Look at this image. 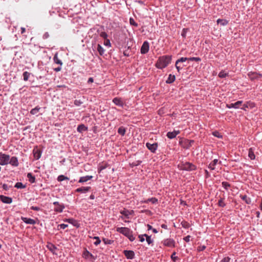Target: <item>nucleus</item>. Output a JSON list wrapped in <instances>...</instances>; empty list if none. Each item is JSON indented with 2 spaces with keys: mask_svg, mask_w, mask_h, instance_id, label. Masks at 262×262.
<instances>
[{
  "mask_svg": "<svg viewBox=\"0 0 262 262\" xmlns=\"http://www.w3.org/2000/svg\"><path fill=\"white\" fill-rule=\"evenodd\" d=\"M176 80V76L171 74L168 75L167 79L166 80V83L167 84L172 83Z\"/></svg>",
  "mask_w": 262,
  "mask_h": 262,
  "instance_id": "nucleus-22",
  "label": "nucleus"
},
{
  "mask_svg": "<svg viewBox=\"0 0 262 262\" xmlns=\"http://www.w3.org/2000/svg\"><path fill=\"white\" fill-rule=\"evenodd\" d=\"M163 244L168 247H174L175 241L172 238L165 239L162 241Z\"/></svg>",
  "mask_w": 262,
  "mask_h": 262,
  "instance_id": "nucleus-7",
  "label": "nucleus"
},
{
  "mask_svg": "<svg viewBox=\"0 0 262 262\" xmlns=\"http://www.w3.org/2000/svg\"><path fill=\"white\" fill-rule=\"evenodd\" d=\"M186 65H185V64H183L182 66H181V65H180L179 63H177V62H176V63H175V67L177 70V71L178 72H180V70L182 69L183 67H185L186 66Z\"/></svg>",
  "mask_w": 262,
  "mask_h": 262,
  "instance_id": "nucleus-48",
  "label": "nucleus"
},
{
  "mask_svg": "<svg viewBox=\"0 0 262 262\" xmlns=\"http://www.w3.org/2000/svg\"><path fill=\"white\" fill-rule=\"evenodd\" d=\"M100 36L103 38V39L107 38V34L104 32H102L100 34Z\"/></svg>",
  "mask_w": 262,
  "mask_h": 262,
  "instance_id": "nucleus-55",
  "label": "nucleus"
},
{
  "mask_svg": "<svg viewBox=\"0 0 262 262\" xmlns=\"http://www.w3.org/2000/svg\"><path fill=\"white\" fill-rule=\"evenodd\" d=\"M68 226V225L67 224H61L58 225V227H60V229H66Z\"/></svg>",
  "mask_w": 262,
  "mask_h": 262,
  "instance_id": "nucleus-57",
  "label": "nucleus"
},
{
  "mask_svg": "<svg viewBox=\"0 0 262 262\" xmlns=\"http://www.w3.org/2000/svg\"><path fill=\"white\" fill-rule=\"evenodd\" d=\"M138 237L139 238L140 241L141 242H143L145 241L144 235H139Z\"/></svg>",
  "mask_w": 262,
  "mask_h": 262,
  "instance_id": "nucleus-62",
  "label": "nucleus"
},
{
  "mask_svg": "<svg viewBox=\"0 0 262 262\" xmlns=\"http://www.w3.org/2000/svg\"><path fill=\"white\" fill-rule=\"evenodd\" d=\"M88 129L87 127H86L84 124H81L78 126L77 130L78 132L82 133L83 132L86 131Z\"/></svg>",
  "mask_w": 262,
  "mask_h": 262,
  "instance_id": "nucleus-25",
  "label": "nucleus"
},
{
  "mask_svg": "<svg viewBox=\"0 0 262 262\" xmlns=\"http://www.w3.org/2000/svg\"><path fill=\"white\" fill-rule=\"evenodd\" d=\"M176 254V252H173L170 256L171 259L173 262H176L179 259L178 256H175Z\"/></svg>",
  "mask_w": 262,
  "mask_h": 262,
  "instance_id": "nucleus-47",
  "label": "nucleus"
},
{
  "mask_svg": "<svg viewBox=\"0 0 262 262\" xmlns=\"http://www.w3.org/2000/svg\"><path fill=\"white\" fill-rule=\"evenodd\" d=\"M49 37V34L48 32H46L45 33H44V34L43 35V36H42V38L44 39H46L47 38H48V37Z\"/></svg>",
  "mask_w": 262,
  "mask_h": 262,
  "instance_id": "nucleus-63",
  "label": "nucleus"
},
{
  "mask_svg": "<svg viewBox=\"0 0 262 262\" xmlns=\"http://www.w3.org/2000/svg\"><path fill=\"white\" fill-rule=\"evenodd\" d=\"M255 106V104L254 102L251 101H248L246 103L244 104L243 106L241 108L243 110L246 111L248 108H253Z\"/></svg>",
  "mask_w": 262,
  "mask_h": 262,
  "instance_id": "nucleus-16",
  "label": "nucleus"
},
{
  "mask_svg": "<svg viewBox=\"0 0 262 262\" xmlns=\"http://www.w3.org/2000/svg\"><path fill=\"white\" fill-rule=\"evenodd\" d=\"M113 102L115 105H116L118 106H120L121 107H123V106H124V103L123 102L122 100L120 98H118V97L114 98L113 99Z\"/></svg>",
  "mask_w": 262,
  "mask_h": 262,
  "instance_id": "nucleus-14",
  "label": "nucleus"
},
{
  "mask_svg": "<svg viewBox=\"0 0 262 262\" xmlns=\"http://www.w3.org/2000/svg\"><path fill=\"white\" fill-rule=\"evenodd\" d=\"M190 237H191V236L190 235H187V236H185V237H184L183 239L184 240V241L188 243L190 241Z\"/></svg>",
  "mask_w": 262,
  "mask_h": 262,
  "instance_id": "nucleus-61",
  "label": "nucleus"
},
{
  "mask_svg": "<svg viewBox=\"0 0 262 262\" xmlns=\"http://www.w3.org/2000/svg\"><path fill=\"white\" fill-rule=\"evenodd\" d=\"M224 198H220L218 202V205L221 207H224L226 206V204L224 202Z\"/></svg>",
  "mask_w": 262,
  "mask_h": 262,
  "instance_id": "nucleus-42",
  "label": "nucleus"
},
{
  "mask_svg": "<svg viewBox=\"0 0 262 262\" xmlns=\"http://www.w3.org/2000/svg\"><path fill=\"white\" fill-rule=\"evenodd\" d=\"M126 133V128L123 126H120L118 129V133L121 135L122 136H124Z\"/></svg>",
  "mask_w": 262,
  "mask_h": 262,
  "instance_id": "nucleus-32",
  "label": "nucleus"
},
{
  "mask_svg": "<svg viewBox=\"0 0 262 262\" xmlns=\"http://www.w3.org/2000/svg\"><path fill=\"white\" fill-rule=\"evenodd\" d=\"M228 76V73L226 72L225 71H223V70L221 71L219 73V77L220 78H226Z\"/></svg>",
  "mask_w": 262,
  "mask_h": 262,
  "instance_id": "nucleus-35",
  "label": "nucleus"
},
{
  "mask_svg": "<svg viewBox=\"0 0 262 262\" xmlns=\"http://www.w3.org/2000/svg\"><path fill=\"white\" fill-rule=\"evenodd\" d=\"M47 248L53 253H54V251L57 249L56 247L52 243H48L47 246Z\"/></svg>",
  "mask_w": 262,
  "mask_h": 262,
  "instance_id": "nucleus-29",
  "label": "nucleus"
},
{
  "mask_svg": "<svg viewBox=\"0 0 262 262\" xmlns=\"http://www.w3.org/2000/svg\"><path fill=\"white\" fill-rule=\"evenodd\" d=\"M0 200L3 203L5 204H11L12 202V199L11 198L3 195H0Z\"/></svg>",
  "mask_w": 262,
  "mask_h": 262,
  "instance_id": "nucleus-12",
  "label": "nucleus"
},
{
  "mask_svg": "<svg viewBox=\"0 0 262 262\" xmlns=\"http://www.w3.org/2000/svg\"><path fill=\"white\" fill-rule=\"evenodd\" d=\"M104 53V50L103 48L99 45V55H102Z\"/></svg>",
  "mask_w": 262,
  "mask_h": 262,
  "instance_id": "nucleus-58",
  "label": "nucleus"
},
{
  "mask_svg": "<svg viewBox=\"0 0 262 262\" xmlns=\"http://www.w3.org/2000/svg\"><path fill=\"white\" fill-rule=\"evenodd\" d=\"M103 45L107 48H109L111 46L110 40L107 38L103 39Z\"/></svg>",
  "mask_w": 262,
  "mask_h": 262,
  "instance_id": "nucleus-41",
  "label": "nucleus"
},
{
  "mask_svg": "<svg viewBox=\"0 0 262 262\" xmlns=\"http://www.w3.org/2000/svg\"><path fill=\"white\" fill-rule=\"evenodd\" d=\"M10 156L0 152V165H6L9 164Z\"/></svg>",
  "mask_w": 262,
  "mask_h": 262,
  "instance_id": "nucleus-4",
  "label": "nucleus"
},
{
  "mask_svg": "<svg viewBox=\"0 0 262 262\" xmlns=\"http://www.w3.org/2000/svg\"><path fill=\"white\" fill-rule=\"evenodd\" d=\"M188 60L199 62V61H201V58L198 57H192L188 58Z\"/></svg>",
  "mask_w": 262,
  "mask_h": 262,
  "instance_id": "nucleus-46",
  "label": "nucleus"
},
{
  "mask_svg": "<svg viewBox=\"0 0 262 262\" xmlns=\"http://www.w3.org/2000/svg\"><path fill=\"white\" fill-rule=\"evenodd\" d=\"M146 241L148 245L151 244L153 242V240L151 238V236H147Z\"/></svg>",
  "mask_w": 262,
  "mask_h": 262,
  "instance_id": "nucleus-52",
  "label": "nucleus"
},
{
  "mask_svg": "<svg viewBox=\"0 0 262 262\" xmlns=\"http://www.w3.org/2000/svg\"><path fill=\"white\" fill-rule=\"evenodd\" d=\"M30 74L26 71L23 73V79L25 81H27L29 79Z\"/></svg>",
  "mask_w": 262,
  "mask_h": 262,
  "instance_id": "nucleus-44",
  "label": "nucleus"
},
{
  "mask_svg": "<svg viewBox=\"0 0 262 262\" xmlns=\"http://www.w3.org/2000/svg\"><path fill=\"white\" fill-rule=\"evenodd\" d=\"M222 185L226 190H227L230 187V184L228 182L225 181H224L222 183Z\"/></svg>",
  "mask_w": 262,
  "mask_h": 262,
  "instance_id": "nucleus-39",
  "label": "nucleus"
},
{
  "mask_svg": "<svg viewBox=\"0 0 262 262\" xmlns=\"http://www.w3.org/2000/svg\"><path fill=\"white\" fill-rule=\"evenodd\" d=\"M148 202H151L153 204H157L158 202V200L156 198H149L144 201L145 203H148Z\"/></svg>",
  "mask_w": 262,
  "mask_h": 262,
  "instance_id": "nucleus-27",
  "label": "nucleus"
},
{
  "mask_svg": "<svg viewBox=\"0 0 262 262\" xmlns=\"http://www.w3.org/2000/svg\"><path fill=\"white\" fill-rule=\"evenodd\" d=\"M178 167L180 170L187 171H192L197 168L196 166L189 162H182L179 164Z\"/></svg>",
  "mask_w": 262,
  "mask_h": 262,
  "instance_id": "nucleus-3",
  "label": "nucleus"
},
{
  "mask_svg": "<svg viewBox=\"0 0 262 262\" xmlns=\"http://www.w3.org/2000/svg\"><path fill=\"white\" fill-rule=\"evenodd\" d=\"M212 135L215 137L219 138V139H222L223 138V136L218 131H214V132H212Z\"/></svg>",
  "mask_w": 262,
  "mask_h": 262,
  "instance_id": "nucleus-40",
  "label": "nucleus"
},
{
  "mask_svg": "<svg viewBox=\"0 0 262 262\" xmlns=\"http://www.w3.org/2000/svg\"><path fill=\"white\" fill-rule=\"evenodd\" d=\"M240 197L247 204H250L251 203V199L246 195H241Z\"/></svg>",
  "mask_w": 262,
  "mask_h": 262,
  "instance_id": "nucleus-28",
  "label": "nucleus"
},
{
  "mask_svg": "<svg viewBox=\"0 0 262 262\" xmlns=\"http://www.w3.org/2000/svg\"><path fill=\"white\" fill-rule=\"evenodd\" d=\"M69 180V178L67 177L63 176V175H59L57 178V180L58 182H61V181H63V180Z\"/></svg>",
  "mask_w": 262,
  "mask_h": 262,
  "instance_id": "nucleus-36",
  "label": "nucleus"
},
{
  "mask_svg": "<svg viewBox=\"0 0 262 262\" xmlns=\"http://www.w3.org/2000/svg\"><path fill=\"white\" fill-rule=\"evenodd\" d=\"M248 156L251 160H254L255 158L254 152L251 150L249 151Z\"/></svg>",
  "mask_w": 262,
  "mask_h": 262,
  "instance_id": "nucleus-50",
  "label": "nucleus"
},
{
  "mask_svg": "<svg viewBox=\"0 0 262 262\" xmlns=\"http://www.w3.org/2000/svg\"><path fill=\"white\" fill-rule=\"evenodd\" d=\"M21 220L27 224L35 225L36 224V221L31 218L21 216Z\"/></svg>",
  "mask_w": 262,
  "mask_h": 262,
  "instance_id": "nucleus-17",
  "label": "nucleus"
},
{
  "mask_svg": "<svg viewBox=\"0 0 262 262\" xmlns=\"http://www.w3.org/2000/svg\"><path fill=\"white\" fill-rule=\"evenodd\" d=\"M180 133V131L174 130L173 132H169L167 133L166 136L170 139L174 138L177 135Z\"/></svg>",
  "mask_w": 262,
  "mask_h": 262,
  "instance_id": "nucleus-13",
  "label": "nucleus"
},
{
  "mask_svg": "<svg viewBox=\"0 0 262 262\" xmlns=\"http://www.w3.org/2000/svg\"><path fill=\"white\" fill-rule=\"evenodd\" d=\"M182 226L185 229H188L190 227V224L187 222H182L181 223Z\"/></svg>",
  "mask_w": 262,
  "mask_h": 262,
  "instance_id": "nucleus-49",
  "label": "nucleus"
},
{
  "mask_svg": "<svg viewBox=\"0 0 262 262\" xmlns=\"http://www.w3.org/2000/svg\"><path fill=\"white\" fill-rule=\"evenodd\" d=\"M187 60H188V58L183 57L178 59L176 62H177V63L179 64L180 63L185 62Z\"/></svg>",
  "mask_w": 262,
  "mask_h": 262,
  "instance_id": "nucleus-43",
  "label": "nucleus"
},
{
  "mask_svg": "<svg viewBox=\"0 0 262 262\" xmlns=\"http://www.w3.org/2000/svg\"><path fill=\"white\" fill-rule=\"evenodd\" d=\"M146 146L151 152L155 153L158 148V144L157 143H150L147 142Z\"/></svg>",
  "mask_w": 262,
  "mask_h": 262,
  "instance_id": "nucleus-8",
  "label": "nucleus"
},
{
  "mask_svg": "<svg viewBox=\"0 0 262 262\" xmlns=\"http://www.w3.org/2000/svg\"><path fill=\"white\" fill-rule=\"evenodd\" d=\"M27 177L31 183H34L35 182V177L33 176L31 173H28Z\"/></svg>",
  "mask_w": 262,
  "mask_h": 262,
  "instance_id": "nucleus-31",
  "label": "nucleus"
},
{
  "mask_svg": "<svg viewBox=\"0 0 262 262\" xmlns=\"http://www.w3.org/2000/svg\"><path fill=\"white\" fill-rule=\"evenodd\" d=\"M232 259L229 257H224L221 262H232Z\"/></svg>",
  "mask_w": 262,
  "mask_h": 262,
  "instance_id": "nucleus-51",
  "label": "nucleus"
},
{
  "mask_svg": "<svg viewBox=\"0 0 262 262\" xmlns=\"http://www.w3.org/2000/svg\"><path fill=\"white\" fill-rule=\"evenodd\" d=\"M247 75L252 81L258 79L259 78H262L261 74L257 73L255 72H249Z\"/></svg>",
  "mask_w": 262,
  "mask_h": 262,
  "instance_id": "nucleus-6",
  "label": "nucleus"
},
{
  "mask_svg": "<svg viewBox=\"0 0 262 262\" xmlns=\"http://www.w3.org/2000/svg\"><path fill=\"white\" fill-rule=\"evenodd\" d=\"M142 163V161L137 160L132 163V165L134 166H137L139 165Z\"/></svg>",
  "mask_w": 262,
  "mask_h": 262,
  "instance_id": "nucleus-56",
  "label": "nucleus"
},
{
  "mask_svg": "<svg viewBox=\"0 0 262 262\" xmlns=\"http://www.w3.org/2000/svg\"><path fill=\"white\" fill-rule=\"evenodd\" d=\"M123 253L128 259H133L135 258V254L133 250H125L123 251Z\"/></svg>",
  "mask_w": 262,
  "mask_h": 262,
  "instance_id": "nucleus-10",
  "label": "nucleus"
},
{
  "mask_svg": "<svg viewBox=\"0 0 262 262\" xmlns=\"http://www.w3.org/2000/svg\"><path fill=\"white\" fill-rule=\"evenodd\" d=\"M53 61L54 62L56 63V64H59V66H62V62L61 61V60L60 59H59L58 57V54L57 53H56L54 57H53Z\"/></svg>",
  "mask_w": 262,
  "mask_h": 262,
  "instance_id": "nucleus-30",
  "label": "nucleus"
},
{
  "mask_svg": "<svg viewBox=\"0 0 262 262\" xmlns=\"http://www.w3.org/2000/svg\"><path fill=\"white\" fill-rule=\"evenodd\" d=\"M149 49V42L147 41H145L143 42L141 49H140V52L142 54H146Z\"/></svg>",
  "mask_w": 262,
  "mask_h": 262,
  "instance_id": "nucleus-9",
  "label": "nucleus"
},
{
  "mask_svg": "<svg viewBox=\"0 0 262 262\" xmlns=\"http://www.w3.org/2000/svg\"><path fill=\"white\" fill-rule=\"evenodd\" d=\"M194 141L193 140H188L186 142V149H189L192 146V145L194 143Z\"/></svg>",
  "mask_w": 262,
  "mask_h": 262,
  "instance_id": "nucleus-34",
  "label": "nucleus"
},
{
  "mask_svg": "<svg viewBox=\"0 0 262 262\" xmlns=\"http://www.w3.org/2000/svg\"><path fill=\"white\" fill-rule=\"evenodd\" d=\"M243 103V101L239 100L236 101L235 103H230V104H226V107L228 108H238L239 107V105H241Z\"/></svg>",
  "mask_w": 262,
  "mask_h": 262,
  "instance_id": "nucleus-11",
  "label": "nucleus"
},
{
  "mask_svg": "<svg viewBox=\"0 0 262 262\" xmlns=\"http://www.w3.org/2000/svg\"><path fill=\"white\" fill-rule=\"evenodd\" d=\"M31 209L35 211H39L40 210V208L37 206H32L31 207Z\"/></svg>",
  "mask_w": 262,
  "mask_h": 262,
  "instance_id": "nucleus-60",
  "label": "nucleus"
},
{
  "mask_svg": "<svg viewBox=\"0 0 262 262\" xmlns=\"http://www.w3.org/2000/svg\"><path fill=\"white\" fill-rule=\"evenodd\" d=\"M83 103L82 101H81L80 100H77L76 99L74 101V104L76 106H80Z\"/></svg>",
  "mask_w": 262,
  "mask_h": 262,
  "instance_id": "nucleus-53",
  "label": "nucleus"
},
{
  "mask_svg": "<svg viewBox=\"0 0 262 262\" xmlns=\"http://www.w3.org/2000/svg\"><path fill=\"white\" fill-rule=\"evenodd\" d=\"M216 23L218 25H220L222 26H225L227 25L229 23V20L225 19H221L219 18L216 20Z\"/></svg>",
  "mask_w": 262,
  "mask_h": 262,
  "instance_id": "nucleus-21",
  "label": "nucleus"
},
{
  "mask_svg": "<svg viewBox=\"0 0 262 262\" xmlns=\"http://www.w3.org/2000/svg\"><path fill=\"white\" fill-rule=\"evenodd\" d=\"M92 178V176H86L84 177H80L78 182L83 183L84 182H86L88 181L91 180Z\"/></svg>",
  "mask_w": 262,
  "mask_h": 262,
  "instance_id": "nucleus-24",
  "label": "nucleus"
},
{
  "mask_svg": "<svg viewBox=\"0 0 262 262\" xmlns=\"http://www.w3.org/2000/svg\"><path fill=\"white\" fill-rule=\"evenodd\" d=\"M219 161L217 159H214L208 165V168L213 170L215 169V166L217 164Z\"/></svg>",
  "mask_w": 262,
  "mask_h": 262,
  "instance_id": "nucleus-26",
  "label": "nucleus"
},
{
  "mask_svg": "<svg viewBox=\"0 0 262 262\" xmlns=\"http://www.w3.org/2000/svg\"><path fill=\"white\" fill-rule=\"evenodd\" d=\"M3 189L5 190H8L9 189L10 187L6 184H4L2 186Z\"/></svg>",
  "mask_w": 262,
  "mask_h": 262,
  "instance_id": "nucleus-59",
  "label": "nucleus"
},
{
  "mask_svg": "<svg viewBox=\"0 0 262 262\" xmlns=\"http://www.w3.org/2000/svg\"><path fill=\"white\" fill-rule=\"evenodd\" d=\"M9 164L14 167L18 166L19 165L18 158L15 156L12 157L11 158H10Z\"/></svg>",
  "mask_w": 262,
  "mask_h": 262,
  "instance_id": "nucleus-15",
  "label": "nucleus"
},
{
  "mask_svg": "<svg viewBox=\"0 0 262 262\" xmlns=\"http://www.w3.org/2000/svg\"><path fill=\"white\" fill-rule=\"evenodd\" d=\"M133 212V210L130 211L126 209H124L120 211V213L127 219H129V215H131Z\"/></svg>",
  "mask_w": 262,
  "mask_h": 262,
  "instance_id": "nucleus-19",
  "label": "nucleus"
},
{
  "mask_svg": "<svg viewBox=\"0 0 262 262\" xmlns=\"http://www.w3.org/2000/svg\"><path fill=\"white\" fill-rule=\"evenodd\" d=\"M40 110V107L39 106H36L35 108L31 110L30 114L32 115H36L38 113Z\"/></svg>",
  "mask_w": 262,
  "mask_h": 262,
  "instance_id": "nucleus-33",
  "label": "nucleus"
},
{
  "mask_svg": "<svg viewBox=\"0 0 262 262\" xmlns=\"http://www.w3.org/2000/svg\"><path fill=\"white\" fill-rule=\"evenodd\" d=\"M171 59V55L160 56L156 63V67L159 69L162 70L170 63Z\"/></svg>",
  "mask_w": 262,
  "mask_h": 262,
  "instance_id": "nucleus-1",
  "label": "nucleus"
},
{
  "mask_svg": "<svg viewBox=\"0 0 262 262\" xmlns=\"http://www.w3.org/2000/svg\"><path fill=\"white\" fill-rule=\"evenodd\" d=\"M33 154L34 157L36 160H38L41 156V151L37 148L33 149Z\"/></svg>",
  "mask_w": 262,
  "mask_h": 262,
  "instance_id": "nucleus-18",
  "label": "nucleus"
},
{
  "mask_svg": "<svg viewBox=\"0 0 262 262\" xmlns=\"http://www.w3.org/2000/svg\"><path fill=\"white\" fill-rule=\"evenodd\" d=\"M14 187L18 189H23L26 187V186L21 182H17L15 184Z\"/></svg>",
  "mask_w": 262,
  "mask_h": 262,
  "instance_id": "nucleus-37",
  "label": "nucleus"
},
{
  "mask_svg": "<svg viewBox=\"0 0 262 262\" xmlns=\"http://www.w3.org/2000/svg\"><path fill=\"white\" fill-rule=\"evenodd\" d=\"M65 207L63 204H60L58 206H56L54 210L55 212L61 213L63 211Z\"/></svg>",
  "mask_w": 262,
  "mask_h": 262,
  "instance_id": "nucleus-23",
  "label": "nucleus"
},
{
  "mask_svg": "<svg viewBox=\"0 0 262 262\" xmlns=\"http://www.w3.org/2000/svg\"><path fill=\"white\" fill-rule=\"evenodd\" d=\"M91 189L90 187H82L80 188H78L75 190V191L77 192H80L85 193L89 191Z\"/></svg>",
  "mask_w": 262,
  "mask_h": 262,
  "instance_id": "nucleus-20",
  "label": "nucleus"
},
{
  "mask_svg": "<svg viewBox=\"0 0 262 262\" xmlns=\"http://www.w3.org/2000/svg\"><path fill=\"white\" fill-rule=\"evenodd\" d=\"M61 66H59V67L54 68V71H55V72H59L60 71H61Z\"/></svg>",
  "mask_w": 262,
  "mask_h": 262,
  "instance_id": "nucleus-64",
  "label": "nucleus"
},
{
  "mask_svg": "<svg viewBox=\"0 0 262 262\" xmlns=\"http://www.w3.org/2000/svg\"><path fill=\"white\" fill-rule=\"evenodd\" d=\"M189 28H183L181 32V36L183 38H185L186 37L187 33L189 31Z\"/></svg>",
  "mask_w": 262,
  "mask_h": 262,
  "instance_id": "nucleus-38",
  "label": "nucleus"
},
{
  "mask_svg": "<svg viewBox=\"0 0 262 262\" xmlns=\"http://www.w3.org/2000/svg\"><path fill=\"white\" fill-rule=\"evenodd\" d=\"M116 231L127 237L130 242H133L135 239V237L133 235V231L128 228L117 227L116 228Z\"/></svg>",
  "mask_w": 262,
  "mask_h": 262,
  "instance_id": "nucleus-2",
  "label": "nucleus"
},
{
  "mask_svg": "<svg viewBox=\"0 0 262 262\" xmlns=\"http://www.w3.org/2000/svg\"><path fill=\"white\" fill-rule=\"evenodd\" d=\"M206 248V246L205 245H203V246H199L197 248V250L199 252L200 251H203V250H204Z\"/></svg>",
  "mask_w": 262,
  "mask_h": 262,
  "instance_id": "nucleus-54",
  "label": "nucleus"
},
{
  "mask_svg": "<svg viewBox=\"0 0 262 262\" xmlns=\"http://www.w3.org/2000/svg\"><path fill=\"white\" fill-rule=\"evenodd\" d=\"M129 24L132 26H134L136 27L138 26V24L135 21L134 19L132 17L129 18Z\"/></svg>",
  "mask_w": 262,
  "mask_h": 262,
  "instance_id": "nucleus-45",
  "label": "nucleus"
},
{
  "mask_svg": "<svg viewBox=\"0 0 262 262\" xmlns=\"http://www.w3.org/2000/svg\"><path fill=\"white\" fill-rule=\"evenodd\" d=\"M83 257L84 258L90 260H93L96 258L97 256L94 255L92 253H91L89 251L86 250V249H85L83 254H82Z\"/></svg>",
  "mask_w": 262,
  "mask_h": 262,
  "instance_id": "nucleus-5",
  "label": "nucleus"
}]
</instances>
